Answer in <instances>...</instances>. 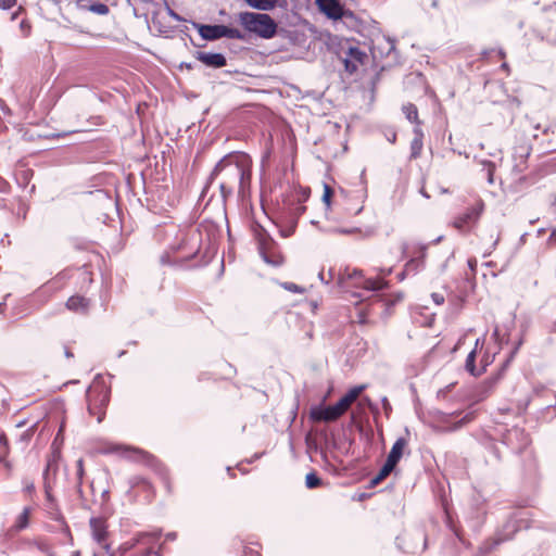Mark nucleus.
<instances>
[{"label": "nucleus", "mask_w": 556, "mask_h": 556, "mask_svg": "<svg viewBox=\"0 0 556 556\" xmlns=\"http://www.w3.org/2000/svg\"><path fill=\"white\" fill-rule=\"evenodd\" d=\"M518 531L517 520L510 518L506 521L503 528L495 534L494 539L491 542H485L481 546V552L483 554L490 553L501 543L513 539L514 534Z\"/></svg>", "instance_id": "nucleus-9"}, {"label": "nucleus", "mask_w": 556, "mask_h": 556, "mask_svg": "<svg viewBox=\"0 0 556 556\" xmlns=\"http://www.w3.org/2000/svg\"><path fill=\"white\" fill-rule=\"evenodd\" d=\"M168 14L174 17L175 20L179 21L180 20V16L175 12L173 11L172 9L168 8Z\"/></svg>", "instance_id": "nucleus-62"}, {"label": "nucleus", "mask_w": 556, "mask_h": 556, "mask_svg": "<svg viewBox=\"0 0 556 556\" xmlns=\"http://www.w3.org/2000/svg\"><path fill=\"white\" fill-rule=\"evenodd\" d=\"M280 286L292 293L302 294L305 292V289L294 282H281Z\"/></svg>", "instance_id": "nucleus-44"}, {"label": "nucleus", "mask_w": 556, "mask_h": 556, "mask_svg": "<svg viewBox=\"0 0 556 556\" xmlns=\"http://www.w3.org/2000/svg\"><path fill=\"white\" fill-rule=\"evenodd\" d=\"M366 58L367 55L364 51L356 47H350L343 60L345 71L350 74H354Z\"/></svg>", "instance_id": "nucleus-13"}, {"label": "nucleus", "mask_w": 556, "mask_h": 556, "mask_svg": "<svg viewBox=\"0 0 556 556\" xmlns=\"http://www.w3.org/2000/svg\"><path fill=\"white\" fill-rule=\"evenodd\" d=\"M238 22L248 33L263 39L274 38L277 34L278 25L267 13L240 12L238 14Z\"/></svg>", "instance_id": "nucleus-2"}, {"label": "nucleus", "mask_w": 556, "mask_h": 556, "mask_svg": "<svg viewBox=\"0 0 556 556\" xmlns=\"http://www.w3.org/2000/svg\"><path fill=\"white\" fill-rule=\"evenodd\" d=\"M16 4V0H0V9L9 10Z\"/></svg>", "instance_id": "nucleus-50"}, {"label": "nucleus", "mask_w": 556, "mask_h": 556, "mask_svg": "<svg viewBox=\"0 0 556 556\" xmlns=\"http://www.w3.org/2000/svg\"><path fill=\"white\" fill-rule=\"evenodd\" d=\"M479 342H480V340H479V339H477V340H476V346H475V349H473L472 351H470V353L467 355L466 363H465V368H466V370H467L470 375H472V376H475V377H477V376H479V375L481 374V372H480V370H478V369H477V367H476L477 346H478Z\"/></svg>", "instance_id": "nucleus-24"}, {"label": "nucleus", "mask_w": 556, "mask_h": 556, "mask_svg": "<svg viewBox=\"0 0 556 556\" xmlns=\"http://www.w3.org/2000/svg\"><path fill=\"white\" fill-rule=\"evenodd\" d=\"M467 264H468V267H469L472 276H475L476 269H477V264H478L477 260L475 257H471L468 260Z\"/></svg>", "instance_id": "nucleus-54"}, {"label": "nucleus", "mask_w": 556, "mask_h": 556, "mask_svg": "<svg viewBox=\"0 0 556 556\" xmlns=\"http://www.w3.org/2000/svg\"><path fill=\"white\" fill-rule=\"evenodd\" d=\"M334 270L330 268L328 270V278L323 270L318 274V278L323 283L329 285L334 279Z\"/></svg>", "instance_id": "nucleus-46"}, {"label": "nucleus", "mask_w": 556, "mask_h": 556, "mask_svg": "<svg viewBox=\"0 0 556 556\" xmlns=\"http://www.w3.org/2000/svg\"><path fill=\"white\" fill-rule=\"evenodd\" d=\"M20 27H21V29L25 33V35H27V34H28L29 28H30L29 24H28L25 20H23V21L21 22Z\"/></svg>", "instance_id": "nucleus-58"}, {"label": "nucleus", "mask_w": 556, "mask_h": 556, "mask_svg": "<svg viewBox=\"0 0 556 556\" xmlns=\"http://www.w3.org/2000/svg\"><path fill=\"white\" fill-rule=\"evenodd\" d=\"M10 191V184L0 177V193H8Z\"/></svg>", "instance_id": "nucleus-53"}, {"label": "nucleus", "mask_w": 556, "mask_h": 556, "mask_svg": "<svg viewBox=\"0 0 556 556\" xmlns=\"http://www.w3.org/2000/svg\"><path fill=\"white\" fill-rule=\"evenodd\" d=\"M426 251H427V245L421 244V243H416L413 245V249H412L413 257L422 260V264L425 265Z\"/></svg>", "instance_id": "nucleus-39"}, {"label": "nucleus", "mask_w": 556, "mask_h": 556, "mask_svg": "<svg viewBox=\"0 0 556 556\" xmlns=\"http://www.w3.org/2000/svg\"><path fill=\"white\" fill-rule=\"evenodd\" d=\"M332 189L330 186L325 185L324 187V194H323V202L325 203L327 210L330 207L331 198H332Z\"/></svg>", "instance_id": "nucleus-45"}, {"label": "nucleus", "mask_w": 556, "mask_h": 556, "mask_svg": "<svg viewBox=\"0 0 556 556\" xmlns=\"http://www.w3.org/2000/svg\"><path fill=\"white\" fill-rule=\"evenodd\" d=\"M547 243L548 244H556V228L552 230V232H551V235L548 237Z\"/></svg>", "instance_id": "nucleus-57"}, {"label": "nucleus", "mask_w": 556, "mask_h": 556, "mask_svg": "<svg viewBox=\"0 0 556 556\" xmlns=\"http://www.w3.org/2000/svg\"><path fill=\"white\" fill-rule=\"evenodd\" d=\"M460 415L458 412L453 413H444L441 410H437L433 414L434 421L438 422V429L442 432H453L468 422L472 421L475 419V413L469 412L464 414L462 417H459L456 421L452 422V419L457 418Z\"/></svg>", "instance_id": "nucleus-6"}, {"label": "nucleus", "mask_w": 556, "mask_h": 556, "mask_svg": "<svg viewBox=\"0 0 556 556\" xmlns=\"http://www.w3.org/2000/svg\"><path fill=\"white\" fill-rule=\"evenodd\" d=\"M381 402H382V406H383L386 414L389 415V413L392 410V407H391L388 399L386 396H383Z\"/></svg>", "instance_id": "nucleus-55"}, {"label": "nucleus", "mask_w": 556, "mask_h": 556, "mask_svg": "<svg viewBox=\"0 0 556 556\" xmlns=\"http://www.w3.org/2000/svg\"><path fill=\"white\" fill-rule=\"evenodd\" d=\"M523 344V338L520 337L514 344L508 357L506 358L505 363L503 364V367L502 369H506L509 364L513 362V359L515 358V356L517 355L519 349L521 348V345Z\"/></svg>", "instance_id": "nucleus-34"}, {"label": "nucleus", "mask_w": 556, "mask_h": 556, "mask_svg": "<svg viewBox=\"0 0 556 556\" xmlns=\"http://www.w3.org/2000/svg\"><path fill=\"white\" fill-rule=\"evenodd\" d=\"M30 515H31V508L30 507H24L22 513L16 516L14 523L10 528L11 533H18L29 526L30 521Z\"/></svg>", "instance_id": "nucleus-18"}, {"label": "nucleus", "mask_w": 556, "mask_h": 556, "mask_svg": "<svg viewBox=\"0 0 556 556\" xmlns=\"http://www.w3.org/2000/svg\"><path fill=\"white\" fill-rule=\"evenodd\" d=\"M251 8H254L260 11H268L271 10L276 0H244Z\"/></svg>", "instance_id": "nucleus-30"}, {"label": "nucleus", "mask_w": 556, "mask_h": 556, "mask_svg": "<svg viewBox=\"0 0 556 556\" xmlns=\"http://www.w3.org/2000/svg\"><path fill=\"white\" fill-rule=\"evenodd\" d=\"M481 213V208L471 206L469 207L464 214L459 215L454 220V227L464 230L466 226H468L471 223H475Z\"/></svg>", "instance_id": "nucleus-16"}, {"label": "nucleus", "mask_w": 556, "mask_h": 556, "mask_svg": "<svg viewBox=\"0 0 556 556\" xmlns=\"http://www.w3.org/2000/svg\"><path fill=\"white\" fill-rule=\"evenodd\" d=\"M197 27L200 36L204 40L214 41L223 37L229 39L244 40L245 35L238 28L228 27L226 25H208V24H193Z\"/></svg>", "instance_id": "nucleus-5"}, {"label": "nucleus", "mask_w": 556, "mask_h": 556, "mask_svg": "<svg viewBox=\"0 0 556 556\" xmlns=\"http://www.w3.org/2000/svg\"><path fill=\"white\" fill-rule=\"evenodd\" d=\"M286 225H279V233L283 238H288L292 236L296 229L298 223L295 218H289V216H285Z\"/></svg>", "instance_id": "nucleus-28"}, {"label": "nucleus", "mask_w": 556, "mask_h": 556, "mask_svg": "<svg viewBox=\"0 0 556 556\" xmlns=\"http://www.w3.org/2000/svg\"><path fill=\"white\" fill-rule=\"evenodd\" d=\"M363 211V205L358 206H345V212L350 216H356Z\"/></svg>", "instance_id": "nucleus-49"}, {"label": "nucleus", "mask_w": 556, "mask_h": 556, "mask_svg": "<svg viewBox=\"0 0 556 556\" xmlns=\"http://www.w3.org/2000/svg\"><path fill=\"white\" fill-rule=\"evenodd\" d=\"M341 417L339 410L333 405H315L309 410V418L315 422H332Z\"/></svg>", "instance_id": "nucleus-10"}, {"label": "nucleus", "mask_w": 556, "mask_h": 556, "mask_svg": "<svg viewBox=\"0 0 556 556\" xmlns=\"http://www.w3.org/2000/svg\"><path fill=\"white\" fill-rule=\"evenodd\" d=\"M393 469H394V467H392V466L388 467V464L384 463V465L380 469L379 473L371 480V484H374V485L378 484L386 477H388L393 471Z\"/></svg>", "instance_id": "nucleus-38"}, {"label": "nucleus", "mask_w": 556, "mask_h": 556, "mask_svg": "<svg viewBox=\"0 0 556 556\" xmlns=\"http://www.w3.org/2000/svg\"><path fill=\"white\" fill-rule=\"evenodd\" d=\"M312 224L317 226V228L327 233H341V235H352L359 231L358 228H338V227H321L318 222L312 220Z\"/></svg>", "instance_id": "nucleus-29"}, {"label": "nucleus", "mask_w": 556, "mask_h": 556, "mask_svg": "<svg viewBox=\"0 0 556 556\" xmlns=\"http://www.w3.org/2000/svg\"><path fill=\"white\" fill-rule=\"evenodd\" d=\"M323 484L321 479L317 476L316 472H308L305 477V486L307 489H316Z\"/></svg>", "instance_id": "nucleus-33"}, {"label": "nucleus", "mask_w": 556, "mask_h": 556, "mask_svg": "<svg viewBox=\"0 0 556 556\" xmlns=\"http://www.w3.org/2000/svg\"><path fill=\"white\" fill-rule=\"evenodd\" d=\"M407 274H409V273H408V271H405V269H404L403 271H401V273H399V274H397V279H399L400 281L404 280Z\"/></svg>", "instance_id": "nucleus-63"}, {"label": "nucleus", "mask_w": 556, "mask_h": 556, "mask_svg": "<svg viewBox=\"0 0 556 556\" xmlns=\"http://www.w3.org/2000/svg\"><path fill=\"white\" fill-rule=\"evenodd\" d=\"M194 58L211 68H222L227 65V59L223 53L195 51Z\"/></svg>", "instance_id": "nucleus-12"}, {"label": "nucleus", "mask_w": 556, "mask_h": 556, "mask_svg": "<svg viewBox=\"0 0 556 556\" xmlns=\"http://www.w3.org/2000/svg\"><path fill=\"white\" fill-rule=\"evenodd\" d=\"M402 112L404 113L405 117L415 126L420 127L421 122L418 117V110L417 106L413 103H406L402 106Z\"/></svg>", "instance_id": "nucleus-25"}, {"label": "nucleus", "mask_w": 556, "mask_h": 556, "mask_svg": "<svg viewBox=\"0 0 556 556\" xmlns=\"http://www.w3.org/2000/svg\"><path fill=\"white\" fill-rule=\"evenodd\" d=\"M131 486H142L144 491H152V484L142 477H134L130 479Z\"/></svg>", "instance_id": "nucleus-41"}, {"label": "nucleus", "mask_w": 556, "mask_h": 556, "mask_svg": "<svg viewBox=\"0 0 556 556\" xmlns=\"http://www.w3.org/2000/svg\"><path fill=\"white\" fill-rule=\"evenodd\" d=\"M425 265L422 264V260H418L415 257H412L406 264H405V271H408L409 274H416L420 269H422Z\"/></svg>", "instance_id": "nucleus-35"}, {"label": "nucleus", "mask_w": 556, "mask_h": 556, "mask_svg": "<svg viewBox=\"0 0 556 556\" xmlns=\"http://www.w3.org/2000/svg\"><path fill=\"white\" fill-rule=\"evenodd\" d=\"M502 442L513 452L520 453L530 444V438L525 429L513 427L503 433Z\"/></svg>", "instance_id": "nucleus-7"}, {"label": "nucleus", "mask_w": 556, "mask_h": 556, "mask_svg": "<svg viewBox=\"0 0 556 556\" xmlns=\"http://www.w3.org/2000/svg\"><path fill=\"white\" fill-rule=\"evenodd\" d=\"M339 20L343 21L350 27H355L358 24V18L356 17L355 13L349 9H345L344 5L342 7V17Z\"/></svg>", "instance_id": "nucleus-32"}, {"label": "nucleus", "mask_w": 556, "mask_h": 556, "mask_svg": "<svg viewBox=\"0 0 556 556\" xmlns=\"http://www.w3.org/2000/svg\"><path fill=\"white\" fill-rule=\"evenodd\" d=\"M53 485H54V482H52V481H43L46 500H47L50 508H54V506H55V498L52 495Z\"/></svg>", "instance_id": "nucleus-36"}, {"label": "nucleus", "mask_w": 556, "mask_h": 556, "mask_svg": "<svg viewBox=\"0 0 556 556\" xmlns=\"http://www.w3.org/2000/svg\"><path fill=\"white\" fill-rule=\"evenodd\" d=\"M431 299L437 305H442L444 303V295L441 293H432Z\"/></svg>", "instance_id": "nucleus-52"}, {"label": "nucleus", "mask_w": 556, "mask_h": 556, "mask_svg": "<svg viewBox=\"0 0 556 556\" xmlns=\"http://www.w3.org/2000/svg\"><path fill=\"white\" fill-rule=\"evenodd\" d=\"M305 210H306V207L301 204V201L299 199L296 205H294L293 207L289 208V212L287 213V216H289L290 219L291 218H295V220L298 222L300 216L302 214H304Z\"/></svg>", "instance_id": "nucleus-37"}, {"label": "nucleus", "mask_w": 556, "mask_h": 556, "mask_svg": "<svg viewBox=\"0 0 556 556\" xmlns=\"http://www.w3.org/2000/svg\"><path fill=\"white\" fill-rule=\"evenodd\" d=\"M102 453L117 454L127 459L142 460L148 464H151L154 460V457L152 455L142 450L119 444H109L106 447L103 448Z\"/></svg>", "instance_id": "nucleus-8"}, {"label": "nucleus", "mask_w": 556, "mask_h": 556, "mask_svg": "<svg viewBox=\"0 0 556 556\" xmlns=\"http://www.w3.org/2000/svg\"><path fill=\"white\" fill-rule=\"evenodd\" d=\"M352 401L349 400V397L344 394L336 404L334 406L339 410V414L344 415L345 412L351 407Z\"/></svg>", "instance_id": "nucleus-40"}, {"label": "nucleus", "mask_w": 556, "mask_h": 556, "mask_svg": "<svg viewBox=\"0 0 556 556\" xmlns=\"http://www.w3.org/2000/svg\"><path fill=\"white\" fill-rule=\"evenodd\" d=\"M64 355L67 358H72L74 354L71 352V350L67 346H64Z\"/></svg>", "instance_id": "nucleus-60"}, {"label": "nucleus", "mask_w": 556, "mask_h": 556, "mask_svg": "<svg viewBox=\"0 0 556 556\" xmlns=\"http://www.w3.org/2000/svg\"><path fill=\"white\" fill-rule=\"evenodd\" d=\"M252 232L257 242V250L262 260L270 266H281L283 264V256L268 231L261 224L254 223L252 225Z\"/></svg>", "instance_id": "nucleus-3"}, {"label": "nucleus", "mask_w": 556, "mask_h": 556, "mask_svg": "<svg viewBox=\"0 0 556 556\" xmlns=\"http://www.w3.org/2000/svg\"><path fill=\"white\" fill-rule=\"evenodd\" d=\"M497 53L501 58H504L505 56V52L502 50V49H490V50H485L483 51V58H489L492 53Z\"/></svg>", "instance_id": "nucleus-51"}, {"label": "nucleus", "mask_w": 556, "mask_h": 556, "mask_svg": "<svg viewBox=\"0 0 556 556\" xmlns=\"http://www.w3.org/2000/svg\"><path fill=\"white\" fill-rule=\"evenodd\" d=\"M165 538H166L167 541H175L177 539V533L176 532H168V533H166Z\"/></svg>", "instance_id": "nucleus-59"}, {"label": "nucleus", "mask_w": 556, "mask_h": 556, "mask_svg": "<svg viewBox=\"0 0 556 556\" xmlns=\"http://www.w3.org/2000/svg\"><path fill=\"white\" fill-rule=\"evenodd\" d=\"M416 538L421 542L420 545H416V546H407L406 548V553L408 554H416V553H419V552H424L427 547V538L425 535V533L422 531H417L416 532Z\"/></svg>", "instance_id": "nucleus-31"}, {"label": "nucleus", "mask_w": 556, "mask_h": 556, "mask_svg": "<svg viewBox=\"0 0 556 556\" xmlns=\"http://www.w3.org/2000/svg\"><path fill=\"white\" fill-rule=\"evenodd\" d=\"M9 454V441L5 433L0 430V460L7 457Z\"/></svg>", "instance_id": "nucleus-42"}, {"label": "nucleus", "mask_w": 556, "mask_h": 556, "mask_svg": "<svg viewBox=\"0 0 556 556\" xmlns=\"http://www.w3.org/2000/svg\"><path fill=\"white\" fill-rule=\"evenodd\" d=\"M452 257H454V252H452V253H451V255L447 257V260L442 264V269H441L442 271H444V270L446 269V267H447V263H448V261H450Z\"/></svg>", "instance_id": "nucleus-61"}, {"label": "nucleus", "mask_w": 556, "mask_h": 556, "mask_svg": "<svg viewBox=\"0 0 556 556\" xmlns=\"http://www.w3.org/2000/svg\"><path fill=\"white\" fill-rule=\"evenodd\" d=\"M315 2L320 12H323L328 18L338 21L342 17L343 4L339 0H315Z\"/></svg>", "instance_id": "nucleus-14"}, {"label": "nucleus", "mask_w": 556, "mask_h": 556, "mask_svg": "<svg viewBox=\"0 0 556 556\" xmlns=\"http://www.w3.org/2000/svg\"><path fill=\"white\" fill-rule=\"evenodd\" d=\"M160 475L162 476V480H163V483H164L167 492L170 493L172 492V484H170V481H169V478H168L167 469L165 467H161L160 468Z\"/></svg>", "instance_id": "nucleus-47"}, {"label": "nucleus", "mask_w": 556, "mask_h": 556, "mask_svg": "<svg viewBox=\"0 0 556 556\" xmlns=\"http://www.w3.org/2000/svg\"><path fill=\"white\" fill-rule=\"evenodd\" d=\"M161 535V532H141L136 534L131 539L130 546H137L139 544H150L153 543L159 536Z\"/></svg>", "instance_id": "nucleus-23"}, {"label": "nucleus", "mask_w": 556, "mask_h": 556, "mask_svg": "<svg viewBox=\"0 0 556 556\" xmlns=\"http://www.w3.org/2000/svg\"><path fill=\"white\" fill-rule=\"evenodd\" d=\"M355 287H363L367 291H378L387 287V282L382 279H365L359 283H355Z\"/></svg>", "instance_id": "nucleus-27"}, {"label": "nucleus", "mask_w": 556, "mask_h": 556, "mask_svg": "<svg viewBox=\"0 0 556 556\" xmlns=\"http://www.w3.org/2000/svg\"><path fill=\"white\" fill-rule=\"evenodd\" d=\"M366 389V384H359L351 388L345 395L351 400L352 402L356 401V399L361 395V393Z\"/></svg>", "instance_id": "nucleus-43"}, {"label": "nucleus", "mask_w": 556, "mask_h": 556, "mask_svg": "<svg viewBox=\"0 0 556 556\" xmlns=\"http://www.w3.org/2000/svg\"><path fill=\"white\" fill-rule=\"evenodd\" d=\"M483 164V166L486 167V172H488V180L490 184L493 182V172H494V164L491 162V161H482L481 162Z\"/></svg>", "instance_id": "nucleus-48"}, {"label": "nucleus", "mask_w": 556, "mask_h": 556, "mask_svg": "<svg viewBox=\"0 0 556 556\" xmlns=\"http://www.w3.org/2000/svg\"><path fill=\"white\" fill-rule=\"evenodd\" d=\"M99 380H101L100 375L96 377L92 386L88 388L86 396L89 414L96 416L98 422H101L105 415V407L110 401V390L99 384Z\"/></svg>", "instance_id": "nucleus-4"}, {"label": "nucleus", "mask_w": 556, "mask_h": 556, "mask_svg": "<svg viewBox=\"0 0 556 556\" xmlns=\"http://www.w3.org/2000/svg\"><path fill=\"white\" fill-rule=\"evenodd\" d=\"M362 277V271L357 269H353L350 271L345 269L342 273L338 274L337 285L342 291H348L351 287L350 280L357 279Z\"/></svg>", "instance_id": "nucleus-20"}, {"label": "nucleus", "mask_w": 556, "mask_h": 556, "mask_svg": "<svg viewBox=\"0 0 556 556\" xmlns=\"http://www.w3.org/2000/svg\"><path fill=\"white\" fill-rule=\"evenodd\" d=\"M413 132L414 138L410 142V159H417L420 156L424 147V131L421 127L415 126Z\"/></svg>", "instance_id": "nucleus-21"}, {"label": "nucleus", "mask_w": 556, "mask_h": 556, "mask_svg": "<svg viewBox=\"0 0 556 556\" xmlns=\"http://www.w3.org/2000/svg\"><path fill=\"white\" fill-rule=\"evenodd\" d=\"M89 525L93 540L97 541L99 544H103V547L105 549H109V544L104 543L108 534L106 523L104 519L100 517H92L89 520Z\"/></svg>", "instance_id": "nucleus-15"}, {"label": "nucleus", "mask_w": 556, "mask_h": 556, "mask_svg": "<svg viewBox=\"0 0 556 556\" xmlns=\"http://www.w3.org/2000/svg\"><path fill=\"white\" fill-rule=\"evenodd\" d=\"M406 445H407V441L404 438H399L394 442V444L387 457V460H386V463L388 464V467L392 466L395 468V466L400 462L401 457L403 456V451Z\"/></svg>", "instance_id": "nucleus-17"}, {"label": "nucleus", "mask_w": 556, "mask_h": 556, "mask_svg": "<svg viewBox=\"0 0 556 556\" xmlns=\"http://www.w3.org/2000/svg\"><path fill=\"white\" fill-rule=\"evenodd\" d=\"M76 485H75V489H76V493L78 495V497L80 498L81 501V504L84 505L85 502H86V497H85V494H84V491H83V482H84V476H85V468H84V459L83 458H79L77 462H76Z\"/></svg>", "instance_id": "nucleus-22"}, {"label": "nucleus", "mask_w": 556, "mask_h": 556, "mask_svg": "<svg viewBox=\"0 0 556 556\" xmlns=\"http://www.w3.org/2000/svg\"><path fill=\"white\" fill-rule=\"evenodd\" d=\"M30 431L31 429L25 431L22 435H21V440H28L29 437H30Z\"/></svg>", "instance_id": "nucleus-64"}, {"label": "nucleus", "mask_w": 556, "mask_h": 556, "mask_svg": "<svg viewBox=\"0 0 556 556\" xmlns=\"http://www.w3.org/2000/svg\"><path fill=\"white\" fill-rule=\"evenodd\" d=\"M90 301L80 295H73L66 301V307L75 313L85 314L88 312Z\"/></svg>", "instance_id": "nucleus-19"}, {"label": "nucleus", "mask_w": 556, "mask_h": 556, "mask_svg": "<svg viewBox=\"0 0 556 556\" xmlns=\"http://www.w3.org/2000/svg\"><path fill=\"white\" fill-rule=\"evenodd\" d=\"M61 459V451L56 447H53L47 458V464L43 471V481H55Z\"/></svg>", "instance_id": "nucleus-11"}, {"label": "nucleus", "mask_w": 556, "mask_h": 556, "mask_svg": "<svg viewBox=\"0 0 556 556\" xmlns=\"http://www.w3.org/2000/svg\"><path fill=\"white\" fill-rule=\"evenodd\" d=\"M86 0H78V4L80 8L90 11L98 15H106L110 12L109 7L105 3L102 2H93L89 5L84 4Z\"/></svg>", "instance_id": "nucleus-26"}, {"label": "nucleus", "mask_w": 556, "mask_h": 556, "mask_svg": "<svg viewBox=\"0 0 556 556\" xmlns=\"http://www.w3.org/2000/svg\"><path fill=\"white\" fill-rule=\"evenodd\" d=\"M223 176L219 188L224 197L231 194L238 185L241 192L249 186L252 175V160L243 152H233L224 156L214 167L211 176Z\"/></svg>", "instance_id": "nucleus-1"}, {"label": "nucleus", "mask_w": 556, "mask_h": 556, "mask_svg": "<svg viewBox=\"0 0 556 556\" xmlns=\"http://www.w3.org/2000/svg\"><path fill=\"white\" fill-rule=\"evenodd\" d=\"M0 110H1L4 114H7V115H9V114L11 113V111H10L9 106L5 104V102H4L2 99H0Z\"/></svg>", "instance_id": "nucleus-56"}]
</instances>
